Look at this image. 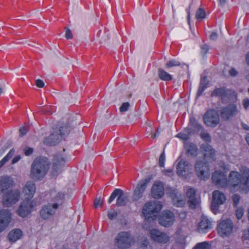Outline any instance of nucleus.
<instances>
[{
	"mask_svg": "<svg viewBox=\"0 0 249 249\" xmlns=\"http://www.w3.org/2000/svg\"><path fill=\"white\" fill-rule=\"evenodd\" d=\"M218 36L217 34L215 32H213L210 36V38L212 40H215Z\"/></svg>",
	"mask_w": 249,
	"mask_h": 249,
	"instance_id": "nucleus-61",
	"label": "nucleus"
},
{
	"mask_svg": "<svg viewBox=\"0 0 249 249\" xmlns=\"http://www.w3.org/2000/svg\"><path fill=\"white\" fill-rule=\"evenodd\" d=\"M50 168L49 161L45 157H37L32 163L30 175L36 180H40L46 175Z\"/></svg>",
	"mask_w": 249,
	"mask_h": 249,
	"instance_id": "nucleus-2",
	"label": "nucleus"
},
{
	"mask_svg": "<svg viewBox=\"0 0 249 249\" xmlns=\"http://www.w3.org/2000/svg\"><path fill=\"white\" fill-rule=\"evenodd\" d=\"M150 179L148 178H145L141 180L137 184L132 197V199L133 201H138L142 198L147 185L150 181Z\"/></svg>",
	"mask_w": 249,
	"mask_h": 249,
	"instance_id": "nucleus-13",
	"label": "nucleus"
},
{
	"mask_svg": "<svg viewBox=\"0 0 249 249\" xmlns=\"http://www.w3.org/2000/svg\"><path fill=\"white\" fill-rule=\"evenodd\" d=\"M243 237L245 239L249 240V229L244 231Z\"/></svg>",
	"mask_w": 249,
	"mask_h": 249,
	"instance_id": "nucleus-59",
	"label": "nucleus"
},
{
	"mask_svg": "<svg viewBox=\"0 0 249 249\" xmlns=\"http://www.w3.org/2000/svg\"><path fill=\"white\" fill-rule=\"evenodd\" d=\"M186 150L188 154L191 155H196L197 153V147L196 146L192 143H189L185 146Z\"/></svg>",
	"mask_w": 249,
	"mask_h": 249,
	"instance_id": "nucleus-35",
	"label": "nucleus"
},
{
	"mask_svg": "<svg viewBox=\"0 0 249 249\" xmlns=\"http://www.w3.org/2000/svg\"><path fill=\"white\" fill-rule=\"evenodd\" d=\"M213 183L219 187L224 188L228 185V180L225 174L220 171L214 172L212 175Z\"/></svg>",
	"mask_w": 249,
	"mask_h": 249,
	"instance_id": "nucleus-15",
	"label": "nucleus"
},
{
	"mask_svg": "<svg viewBox=\"0 0 249 249\" xmlns=\"http://www.w3.org/2000/svg\"><path fill=\"white\" fill-rule=\"evenodd\" d=\"M21 159V157L20 155H18L15 156L12 160V164H15L18 162Z\"/></svg>",
	"mask_w": 249,
	"mask_h": 249,
	"instance_id": "nucleus-57",
	"label": "nucleus"
},
{
	"mask_svg": "<svg viewBox=\"0 0 249 249\" xmlns=\"http://www.w3.org/2000/svg\"><path fill=\"white\" fill-rule=\"evenodd\" d=\"M203 120L207 126L213 127L219 124L220 118L218 114L215 110H211L205 113Z\"/></svg>",
	"mask_w": 249,
	"mask_h": 249,
	"instance_id": "nucleus-8",
	"label": "nucleus"
},
{
	"mask_svg": "<svg viewBox=\"0 0 249 249\" xmlns=\"http://www.w3.org/2000/svg\"><path fill=\"white\" fill-rule=\"evenodd\" d=\"M150 235L152 240L160 243L165 244L169 240V237L167 234L161 232L157 229L150 230Z\"/></svg>",
	"mask_w": 249,
	"mask_h": 249,
	"instance_id": "nucleus-17",
	"label": "nucleus"
},
{
	"mask_svg": "<svg viewBox=\"0 0 249 249\" xmlns=\"http://www.w3.org/2000/svg\"><path fill=\"white\" fill-rule=\"evenodd\" d=\"M233 205L234 207H237L240 199V196L237 194H234L232 196Z\"/></svg>",
	"mask_w": 249,
	"mask_h": 249,
	"instance_id": "nucleus-40",
	"label": "nucleus"
},
{
	"mask_svg": "<svg viewBox=\"0 0 249 249\" xmlns=\"http://www.w3.org/2000/svg\"><path fill=\"white\" fill-rule=\"evenodd\" d=\"M220 205L214 203V202H212L211 209L213 213H216V211L218 210L219 206Z\"/></svg>",
	"mask_w": 249,
	"mask_h": 249,
	"instance_id": "nucleus-52",
	"label": "nucleus"
},
{
	"mask_svg": "<svg viewBox=\"0 0 249 249\" xmlns=\"http://www.w3.org/2000/svg\"><path fill=\"white\" fill-rule=\"evenodd\" d=\"M62 139L61 136L58 132V128H53L50 135L45 139L44 143L47 145H55Z\"/></svg>",
	"mask_w": 249,
	"mask_h": 249,
	"instance_id": "nucleus-19",
	"label": "nucleus"
},
{
	"mask_svg": "<svg viewBox=\"0 0 249 249\" xmlns=\"http://www.w3.org/2000/svg\"><path fill=\"white\" fill-rule=\"evenodd\" d=\"M15 150L14 148L11 149L8 153L0 161V169L12 158L15 154Z\"/></svg>",
	"mask_w": 249,
	"mask_h": 249,
	"instance_id": "nucleus-34",
	"label": "nucleus"
},
{
	"mask_svg": "<svg viewBox=\"0 0 249 249\" xmlns=\"http://www.w3.org/2000/svg\"><path fill=\"white\" fill-rule=\"evenodd\" d=\"M226 197L224 193L219 190H215L213 193V200L214 203L221 205L226 201Z\"/></svg>",
	"mask_w": 249,
	"mask_h": 249,
	"instance_id": "nucleus-27",
	"label": "nucleus"
},
{
	"mask_svg": "<svg viewBox=\"0 0 249 249\" xmlns=\"http://www.w3.org/2000/svg\"><path fill=\"white\" fill-rule=\"evenodd\" d=\"M58 208V203L48 204L42 208L40 211V216L42 219L47 220L53 216Z\"/></svg>",
	"mask_w": 249,
	"mask_h": 249,
	"instance_id": "nucleus-11",
	"label": "nucleus"
},
{
	"mask_svg": "<svg viewBox=\"0 0 249 249\" xmlns=\"http://www.w3.org/2000/svg\"><path fill=\"white\" fill-rule=\"evenodd\" d=\"M166 193L173 197V202L177 207H182L184 204V201L179 199L177 190L170 187L166 189Z\"/></svg>",
	"mask_w": 249,
	"mask_h": 249,
	"instance_id": "nucleus-23",
	"label": "nucleus"
},
{
	"mask_svg": "<svg viewBox=\"0 0 249 249\" xmlns=\"http://www.w3.org/2000/svg\"><path fill=\"white\" fill-rule=\"evenodd\" d=\"M22 235V231L19 229H14L10 231L8 235L10 241L16 242L19 239Z\"/></svg>",
	"mask_w": 249,
	"mask_h": 249,
	"instance_id": "nucleus-29",
	"label": "nucleus"
},
{
	"mask_svg": "<svg viewBox=\"0 0 249 249\" xmlns=\"http://www.w3.org/2000/svg\"><path fill=\"white\" fill-rule=\"evenodd\" d=\"M11 220V213L7 210L0 211V232L3 231Z\"/></svg>",
	"mask_w": 249,
	"mask_h": 249,
	"instance_id": "nucleus-18",
	"label": "nucleus"
},
{
	"mask_svg": "<svg viewBox=\"0 0 249 249\" xmlns=\"http://www.w3.org/2000/svg\"><path fill=\"white\" fill-rule=\"evenodd\" d=\"M133 241L134 238L129 232L121 231L116 236L114 244L118 249H127Z\"/></svg>",
	"mask_w": 249,
	"mask_h": 249,
	"instance_id": "nucleus-4",
	"label": "nucleus"
},
{
	"mask_svg": "<svg viewBox=\"0 0 249 249\" xmlns=\"http://www.w3.org/2000/svg\"><path fill=\"white\" fill-rule=\"evenodd\" d=\"M175 221L174 213L170 211H164L159 219V224L165 227L171 226Z\"/></svg>",
	"mask_w": 249,
	"mask_h": 249,
	"instance_id": "nucleus-12",
	"label": "nucleus"
},
{
	"mask_svg": "<svg viewBox=\"0 0 249 249\" xmlns=\"http://www.w3.org/2000/svg\"><path fill=\"white\" fill-rule=\"evenodd\" d=\"M205 12L202 8L198 9L196 14V17L197 19H202L205 17Z\"/></svg>",
	"mask_w": 249,
	"mask_h": 249,
	"instance_id": "nucleus-38",
	"label": "nucleus"
},
{
	"mask_svg": "<svg viewBox=\"0 0 249 249\" xmlns=\"http://www.w3.org/2000/svg\"><path fill=\"white\" fill-rule=\"evenodd\" d=\"M232 227V223L230 220H222L218 225V232L222 237L227 236L231 232Z\"/></svg>",
	"mask_w": 249,
	"mask_h": 249,
	"instance_id": "nucleus-14",
	"label": "nucleus"
},
{
	"mask_svg": "<svg viewBox=\"0 0 249 249\" xmlns=\"http://www.w3.org/2000/svg\"><path fill=\"white\" fill-rule=\"evenodd\" d=\"M206 88L207 87L199 85V88L197 92V96H200Z\"/></svg>",
	"mask_w": 249,
	"mask_h": 249,
	"instance_id": "nucleus-54",
	"label": "nucleus"
},
{
	"mask_svg": "<svg viewBox=\"0 0 249 249\" xmlns=\"http://www.w3.org/2000/svg\"><path fill=\"white\" fill-rule=\"evenodd\" d=\"M36 85L38 88H43L44 86V83L40 79H37L36 81Z\"/></svg>",
	"mask_w": 249,
	"mask_h": 249,
	"instance_id": "nucleus-55",
	"label": "nucleus"
},
{
	"mask_svg": "<svg viewBox=\"0 0 249 249\" xmlns=\"http://www.w3.org/2000/svg\"><path fill=\"white\" fill-rule=\"evenodd\" d=\"M66 30L65 37L67 39H71L72 38V34L71 31L67 27L65 28Z\"/></svg>",
	"mask_w": 249,
	"mask_h": 249,
	"instance_id": "nucleus-51",
	"label": "nucleus"
},
{
	"mask_svg": "<svg viewBox=\"0 0 249 249\" xmlns=\"http://www.w3.org/2000/svg\"><path fill=\"white\" fill-rule=\"evenodd\" d=\"M212 96L219 97L224 99L227 95V91L224 88H216L212 93Z\"/></svg>",
	"mask_w": 249,
	"mask_h": 249,
	"instance_id": "nucleus-30",
	"label": "nucleus"
},
{
	"mask_svg": "<svg viewBox=\"0 0 249 249\" xmlns=\"http://www.w3.org/2000/svg\"><path fill=\"white\" fill-rule=\"evenodd\" d=\"M177 166V174L179 176H183L186 172L191 169V165L188 161L184 160H178Z\"/></svg>",
	"mask_w": 249,
	"mask_h": 249,
	"instance_id": "nucleus-22",
	"label": "nucleus"
},
{
	"mask_svg": "<svg viewBox=\"0 0 249 249\" xmlns=\"http://www.w3.org/2000/svg\"><path fill=\"white\" fill-rule=\"evenodd\" d=\"M103 204V201L101 200V197L96 198L94 201V206L97 208L99 207H101Z\"/></svg>",
	"mask_w": 249,
	"mask_h": 249,
	"instance_id": "nucleus-45",
	"label": "nucleus"
},
{
	"mask_svg": "<svg viewBox=\"0 0 249 249\" xmlns=\"http://www.w3.org/2000/svg\"><path fill=\"white\" fill-rule=\"evenodd\" d=\"M162 173L164 175L170 177H172L174 174L173 169H172L164 170L162 171Z\"/></svg>",
	"mask_w": 249,
	"mask_h": 249,
	"instance_id": "nucleus-46",
	"label": "nucleus"
},
{
	"mask_svg": "<svg viewBox=\"0 0 249 249\" xmlns=\"http://www.w3.org/2000/svg\"><path fill=\"white\" fill-rule=\"evenodd\" d=\"M201 53H203V54H205L209 50V47L208 45L204 44L201 46Z\"/></svg>",
	"mask_w": 249,
	"mask_h": 249,
	"instance_id": "nucleus-56",
	"label": "nucleus"
},
{
	"mask_svg": "<svg viewBox=\"0 0 249 249\" xmlns=\"http://www.w3.org/2000/svg\"><path fill=\"white\" fill-rule=\"evenodd\" d=\"M65 163V158L61 155L54 157L52 167V174L53 176H57L61 172L62 168Z\"/></svg>",
	"mask_w": 249,
	"mask_h": 249,
	"instance_id": "nucleus-16",
	"label": "nucleus"
},
{
	"mask_svg": "<svg viewBox=\"0 0 249 249\" xmlns=\"http://www.w3.org/2000/svg\"><path fill=\"white\" fill-rule=\"evenodd\" d=\"M58 130L62 139L69 134L71 130V127L69 124H63L58 128Z\"/></svg>",
	"mask_w": 249,
	"mask_h": 249,
	"instance_id": "nucleus-31",
	"label": "nucleus"
},
{
	"mask_svg": "<svg viewBox=\"0 0 249 249\" xmlns=\"http://www.w3.org/2000/svg\"><path fill=\"white\" fill-rule=\"evenodd\" d=\"M229 72L230 74L232 76H235L237 74V71L234 69H231V70H230Z\"/></svg>",
	"mask_w": 249,
	"mask_h": 249,
	"instance_id": "nucleus-60",
	"label": "nucleus"
},
{
	"mask_svg": "<svg viewBox=\"0 0 249 249\" xmlns=\"http://www.w3.org/2000/svg\"><path fill=\"white\" fill-rule=\"evenodd\" d=\"M212 228V224L208 218L205 216L201 217L197 229L199 233H205Z\"/></svg>",
	"mask_w": 249,
	"mask_h": 249,
	"instance_id": "nucleus-24",
	"label": "nucleus"
},
{
	"mask_svg": "<svg viewBox=\"0 0 249 249\" xmlns=\"http://www.w3.org/2000/svg\"><path fill=\"white\" fill-rule=\"evenodd\" d=\"M195 171L199 178L205 180L210 175L208 164L202 160H198L195 166Z\"/></svg>",
	"mask_w": 249,
	"mask_h": 249,
	"instance_id": "nucleus-6",
	"label": "nucleus"
},
{
	"mask_svg": "<svg viewBox=\"0 0 249 249\" xmlns=\"http://www.w3.org/2000/svg\"><path fill=\"white\" fill-rule=\"evenodd\" d=\"M177 137L183 140H187L189 138L188 134L183 133H179L177 135Z\"/></svg>",
	"mask_w": 249,
	"mask_h": 249,
	"instance_id": "nucleus-47",
	"label": "nucleus"
},
{
	"mask_svg": "<svg viewBox=\"0 0 249 249\" xmlns=\"http://www.w3.org/2000/svg\"><path fill=\"white\" fill-rule=\"evenodd\" d=\"M151 195L154 198L159 199L164 195V187L162 183L155 182L151 188Z\"/></svg>",
	"mask_w": 249,
	"mask_h": 249,
	"instance_id": "nucleus-21",
	"label": "nucleus"
},
{
	"mask_svg": "<svg viewBox=\"0 0 249 249\" xmlns=\"http://www.w3.org/2000/svg\"><path fill=\"white\" fill-rule=\"evenodd\" d=\"M33 148L29 147H26L23 150L24 153L26 156H29L31 155L33 153Z\"/></svg>",
	"mask_w": 249,
	"mask_h": 249,
	"instance_id": "nucleus-49",
	"label": "nucleus"
},
{
	"mask_svg": "<svg viewBox=\"0 0 249 249\" xmlns=\"http://www.w3.org/2000/svg\"><path fill=\"white\" fill-rule=\"evenodd\" d=\"M220 167L221 169H222L223 170V171L226 173L227 172V171H229L230 170V167H229V165L228 164H226L224 162H221L220 163Z\"/></svg>",
	"mask_w": 249,
	"mask_h": 249,
	"instance_id": "nucleus-53",
	"label": "nucleus"
},
{
	"mask_svg": "<svg viewBox=\"0 0 249 249\" xmlns=\"http://www.w3.org/2000/svg\"><path fill=\"white\" fill-rule=\"evenodd\" d=\"M211 245L207 242H203L197 244L194 249H210Z\"/></svg>",
	"mask_w": 249,
	"mask_h": 249,
	"instance_id": "nucleus-36",
	"label": "nucleus"
},
{
	"mask_svg": "<svg viewBox=\"0 0 249 249\" xmlns=\"http://www.w3.org/2000/svg\"><path fill=\"white\" fill-rule=\"evenodd\" d=\"M239 171L240 172L231 171L230 173L228 185L231 191L247 193L249 191V168L241 166Z\"/></svg>",
	"mask_w": 249,
	"mask_h": 249,
	"instance_id": "nucleus-1",
	"label": "nucleus"
},
{
	"mask_svg": "<svg viewBox=\"0 0 249 249\" xmlns=\"http://www.w3.org/2000/svg\"><path fill=\"white\" fill-rule=\"evenodd\" d=\"M186 196L188 198L190 207L195 209L199 202L196 197V191L193 188H189L186 192Z\"/></svg>",
	"mask_w": 249,
	"mask_h": 249,
	"instance_id": "nucleus-26",
	"label": "nucleus"
},
{
	"mask_svg": "<svg viewBox=\"0 0 249 249\" xmlns=\"http://www.w3.org/2000/svg\"><path fill=\"white\" fill-rule=\"evenodd\" d=\"M246 61H247L248 64L249 65V52L247 54Z\"/></svg>",
	"mask_w": 249,
	"mask_h": 249,
	"instance_id": "nucleus-64",
	"label": "nucleus"
},
{
	"mask_svg": "<svg viewBox=\"0 0 249 249\" xmlns=\"http://www.w3.org/2000/svg\"><path fill=\"white\" fill-rule=\"evenodd\" d=\"M243 105L244 107L247 109L249 107V99H245L243 101Z\"/></svg>",
	"mask_w": 249,
	"mask_h": 249,
	"instance_id": "nucleus-58",
	"label": "nucleus"
},
{
	"mask_svg": "<svg viewBox=\"0 0 249 249\" xmlns=\"http://www.w3.org/2000/svg\"><path fill=\"white\" fill-rule=\"evenodd\" d=\"M158 76L163 81H170L172 80V76L162 69H158Z\"/></svg>",
	"mask_w": 249,
	"mask_h": 249,
	"instance_id": "nucleus-32",
	"label": "nucleus"
},
{
	"mask_svg": "<svg viewBox=\"0 0 249 249\" xmlns=\"http://www.w3.org/2000/svg\"><path fill=\"white\" fill-rule=\"evenodd\" d=\"M34 206L33 201L30 200L24 201L20 203L17 213L19 216L25 217L31 213Z\"/></svg>",
	"mask_w": 249,
	"mask_h": 249,
	"instance_id": "nucleus-10",
	"label": "nucleus"
},
{
	"mask_svg": "<svg viewBox=\"0 0 249 249\" xmlns=\"http://www.w3.org/2000/svg\"><path fill=\"white\" fill-rule=\"evenodd\" d=\"M23 192L29 197H32L36 192V186L34 182L27 181L23 188Z\"/></svg>",
	"mask_w": 249,
	"mask_h": 249,
	"instance_id": "nucleus-28",
	"label": "nucleus"
},
{
	"mask_svg": "<svg viewBox=\"0 0 249 249\" xmlns=\"http://www.w3.org/2000/svg\"><path fill=\"white\" fill-rule=\"evenodd\" d=\"M161 208L162 204L160 201H153L146 203L142 211L145 220L149 222L154 221Z\"/></svg>",
	"mask_w": 249,
	"mask_h": 249,
	"instance_id": "nucleus-3",
	"label": "nucleus"
},
{
	"mask_svg": "<svg viewBox=\"0 0 249 249\" xmlns=\"http://www.w3.org/2000/svg\"><path fill=\"white\" fill-rule=\"evenodd\" d=\"M130 106L128 102H125L123 103L120 107V111L121 112H124L126 111Z\"/></svg>",
	"mask_w": 249,
	"mask_h": 249,
	"instance_id": "nucleus-42",
	"label": "nucleus"
},
{
	"mask_svg": "<svg viewBox=\"0 0 249 249\" xmlns=\"http://www.w3.org/2000/svg\"><path fill=\"white\" fill-rule=\"evenodd\" d=\"M238 112V108L236 105L230 104L223 107L220 109V116L224 120H228L230 118L236 116Z\"/></svg>",
	"mask_w": 249,
	"mask_h": 249,
	"instance_id": "nucleus-9",
	"label": "nucleus"
},
{
	"mask_svg": "<svg viewBox=\"0 0 249 249\" xmlns=\"http://www.w3.org/2000/svg\"><path fill=\"white\" fill-rule=\"evenodd\" d=\"M201 137L202 139L207 142H210L211 141V137L210 135L206 132H203L201 134Z\"/></svg>",
	"mask_w": 249,
	"mask_h": 249,
	"instance_id": "nucleus-50",
	"label": "nucleus"
},
{
	"mask_svg": "<svg viewBox=\"0 0 249 249\" xmlns=\"http://www.w3.org/2000/svg\"><path fill=\"white\" fill-rule=\"evenodd\" d=\"M29 128L28 126H24L19 129L20 136L22 137L25 135L28 131Z\"/></svg>",
	"mask_w": 249,
	"mask_h": 249,
	"instance_id": "nucleus-43",
	"label": "nucleus"
},
{
	"mask_svg": "<svg viewBox=\"0 0 249 249\" xmlns=\"http://www.w3.org/2000/svg\"><path fill=\"white\" fill-rule=\"evenodd\" d=\"M14 180L12 178L8 176H2L0 178V190L2 192L12 187Z\"/></svg>",
	"mask_w": 249,
	"mask_h": 249,
	"instance_id": "nucleus-25",
	"label": "nucleus"
},
{
	"mask_svg": "<svg viewBox=\"0 0 249 249\" xmlns=\"http://www.w3.org/2000/svg\"><path fill=\"white\" fill-rule=\"evenodd\" d=\"M221 6H223L226 3V0H219Z\"/></svg>",
	"mask_w": 249,
	"mask_h": 249,
	"instance_id": "nucleus-63",
	"label": "nucleus"
},
{
	"mask_svg": "<svg viewBox=\"0 0 249 249\" xmlns=\"http://www.w3.org/2000/svg\"><path fill=\"white\" fill-rule=\"evenodd\" d=\"M244 214V210L242 208H238L236 210V215L238 219L242 218Z\"/></svg>",
	"mask_w": 249,
	"mask_h": 249,
	"instance_id": "nucleus-44",
	"label": "nucleus"
},
{
	"mask_svg": "<svg viewBox=\"0 0 249 249\" xmlns=\"http://www.w3.org/2000/svg\"><path fill=\"white\" fill-rule=\"evenodd\" d=\"M20 198V191L15 189L8 191L3 196L2 204L7 207L16 204Z\"/></svg>",
	"mask_w": 249,
	"mask_h": 249,
	"instance_id": "nucleus-7",
	"label": "nucleus"
},
{
	"mask_svg": "<svg viewBox=\"0 0 249 249\" xmlns=\"http://www.w3.org/2000/svg\"><path fill=\"white\" fill-rule=\"evenodd\" d=\"M117 213L114 210H111L108 212L107 216L110 220L115 218L117 216Z\"/></svg>",
	"mask_w": 249,
	"mask_h": 249,
	"instance_id": "nucleus-41",
	"label": "nucleus"
},
{
	"mask_svg": "<svg viewBox=\"0 0 249 249\" xmlns=\"http://www.w3.org/2000/svg\"><path fill=\"white\" fill-rule=\"evenodd\" d=\"M159 130V128H158L157 129V132L152 135V138L153 139L156 138L159 135V133H160Z\"/></svg>",
	"mask_w": 249,
	"mask_h": 249,
	"instance_id": "nucleus-62",
	"label": "nucleus"
},
{
	"mask_svg": "<svg viewBox=\"0 0 249 249\" xmlns=\"http://www.w3.org/2000/svg\"><path fill=\"white\" fill-rule=\"evenodd\" d=\"M165 160V155L164 153V151L163 150L162 153L160 154L159 160V166L160 167H163L164 166V161Z\"/></svg>",
	"mask_w": 249,
	"mask_h": 249,
	"instance_id": "nucleus-39",
	"label": "nucleus"
},
{
	"mask_svg": "<svg viewBox=\"0 0 249 249\" xmlns=\"http://www.w3.org/2000/svg\"><path fill=\"white\" fill-rule=\"evenodd\" d=\"M208 84V81L207 80V77L206 76L201 77L200 84L201 86L207 87Z\"/></svg>",
	"mask_w": 249,
	"mask_h": 249,
	"instance_id": "nucleus-48",
	"label": "nucleus"
},
{
	"mask_svg": "<svg viewBox=\"0 0 249 249\" xmlns=\"http://www.w3.org/2000/svg\"><path fill=\"white\" fill-rule=\"evenodd\" d=\"M204 156V159L207 161L214 160L215 151L212 147L208 144H203L200 147Z\"/></svg>",
	"mask_w": 249,
	"mask_h": 249,
	"instance_id": "nucleus-20",
	"label": "nucleus"
},
{
	"mask_svg": "<svg viewBox=\"0 0 249 249\" xmlns=\"http://www.w3.org/2000/svg\"><path fill=\"white\" fill-rule=\"evenodd\" d=\"M116 196H118L116 205L118 207L125 206L129 202V194L128 193H124L120 189H115L109 197L108 202L110 203Z\"/></svg>",
	"mask_w": 249,
	"mask_h": 249,
	"instance_id": "nucleus-5",
	"label": "nucleus"
},
{
	"mask_svg": "<svg viewBox=\"0 0 249 249\" xmlns=\"http://www.w3.org/2000/svg\"><path fill=\"white\" fill-rule=\"evenodd\" d=\"M180 65V63L176 60L172 59L170 61H169L166 64H165V68L167 69L173 67H176V66H179Z\"/></svg>",
	"mask_w": 249,
	"mask_h": 249,
	"instance_id": "nucleus-37",
	"label": "nucleus"
},
{
	"mask_svg": "<svg viewBox=\"0 0 249 249\" xmlns=\"http://www.w3.org/2000/svg\"><path fill=\"white\" fill-rule=\"evenodd\" d=\"M51 196L53 201L56 202L55 203H62V201L64 198V195L61 192L56 193L55 191H52L51 193Z\"/></svg>",
	"mask_w": 249,
	"mask_h": 249,
	"instance_id": "nucleus-33",
	"label": "nucleus"
}]
</instances>
